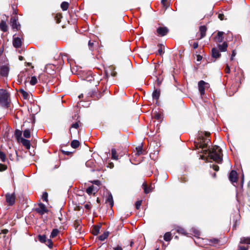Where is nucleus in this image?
Here are the masks:
<instances>
[{
    "label": "nucleus",
    "instance_id": "obj_54",
    "mask_svg": "<svg viewBox=\"0 0 250 250\" xmlns=\"http://www.w3.org/2000/svg\"><path fill=\"white\" fill-rule=\"evenodd\" d=\"M235 55H236V53H235V51L234 50L232 51L231 56L230 58L231 61H232L233 60V58L235 56Z\"/></svg>",
    "mask_w": 250,
    "mask_h": 250
},
{
    "label": "nucleus",
    "instance_id": "obj_11",
    "mask_svg": "<svg viewBox=\"0 0 250 250\" xmlns=\"http://www.w3.org/2000/svg\"><path fill=\"white\" fill-rule=\"evenodd\" d=\"M56 67V65L53 64H48L46 65L45 69L48 73L52 74H53L54 69H55Z\"/></svg>",
    "mask_w": 250,
    "mask_h": 250
},
{
    "label": "nucleus",
    "instance_id": "obj_25",
    "mask_svg": "<svg viewBox=\"0 0 250 250\" xmlns=\"http://www.w3.org/2000/svg\"><path fill=\"white\" fill-rule=\"evenodd\" d=\"M80 146V142L76 140H73L71 143V146L74 148H76Z\"/></svg>",
    "mask_w": 250,
    "mask_h": 250
},
{
    "label": "nucleus",
    "instance_id": "obj_22",
    "mask_svg": "<svg viewBox=\"0 0 250 250\" xmlns=\"http://www.w3.org/2000/svg\"><path fill=\"white\" fill-rule=\"evenodd\" d=\"M22 132L20 130H16L15 132V136L17 139L18 142H20V140H21V139L22 138L21 137Z\"/></svg>",
    "mask_w": 250,
    "mask_h": 250
},
{
    "label": "nucleus",
    "instance_id": "obj_39",
    "mask_svg": "<svg viewBox=\"0 0 250 250\" xmlns=\"http://www.w3.org/2000/svg\"><path fill=\"white\" fill-rule=\"evenodd\" d=\"M0 159L3 162H4L6 160L5 154L3 152L1 151H0Z\"/></svg>",
    "mask_w": 250,
    "mask_h": 250
},
{
    "label": "nucleus",
    "instance_id": "obj_35",
    "mask_svg": "<svg viewBox=\"0 0 250 250\" xmlns=\"http://www.w3.org/2000/svg\"><path fill=\"white\" fill-rule=\"evenodd\" d=\"M37 82H38V80H37V78L35 76H33L31 77L30 81V83L31 85H34L37 83Z\"/></svg>",
    "mask_w": 250,
    "mask_h": 250
},
{
    "label": "nucleus",
    "instance_id": "obj_49",
    "mask_svg": "<svg viewBox=\"0 0 250 250\" xmlns=\"http://www.w3.org/2000/svg\"><path fill=\"white\" fill-rule=\"evenodd\" d=\"M212 168L216 171H218L219 169V167L217 165H212Z\"/></svg>",
    "mask_w": 250,
    "mask_h": 250
},
{
    "label": "nucleus",
    "instance_id": "obj_62",
    "mask_svg": "<svg viewBox=\"0 0 250 250\" xmlns=\"http://www.w3.org/2000/svg\"><path fill=\"white\" fill-rule=\"evenodd\" d=\"M62 152L63 154H66V155H68L70 153V152H69V151H64V150H62Z\"/></svg>",
    "mask_w": 250,
    "mask_h": 250
},
{
    "label": "nucleus",
    "instance_id": "obj_43",
    "mask_svg": "<svg viewBox=\"0 0 250 250\" xmlns=\"http://www.w3.org/2000/svg\"><path fill=\"white\" fill-rule=\"evenodd\" d=\"M218 240L215 238L211 239L209 240V242L211 243L210 244L212 245H215L216 244H217L218 243Z\"/></svg>",
    "mask_w": 250,
    "mask_h": 250
},
{
    "label": "nucleus",
    "instance_id": "obj_26",
    "mask_svg": "<svg viewBox=\"0 0 250 250\" xmlns=\"http://www.w3.org/2000/svg\"><path fill=\"white\" fill-rule=\"evenodd\" d=\"M164 239L166 241H169L171 239V234L170 232H166L164 236Z\"/></svg>",
    "mask_w": 250,
    "mask_h": 250
},
{
    "label": "nucleus",
    "instance_id": "obj_53",
    "mask_svg": "<svg viewBox=\"0 0 250 250\" xmlns=\"http://www.w3.org/2000/svg\"><path fill=\"white\" fill-rule=\"evenodd\" d=\"M218 18L220 20H221V21L223 20L224 19V14H219L218 15Z\"/></svg>",
    "mask_w": 250,
    "mask_h": 250
},
{
    "label": "nucleus",
    "instance_id": "obj_36",
    "mask_svg": "<svg viewBox=\"0 0 250 250\" xmlns=\"http://www.w3.org/2000/svg\"><path fill=\"white\" fill-rule=\"evenodd\" d=\"M62 18V16L61 14H56L54 18L55 21H56V22L57 23H59L61 21V19Z\"/></svg>",
    "mask_w": 250,
    "mask_h": 250
},
{
    "label": "nucleus",
    "instance_id": "obj_10",
    "mask_svg": "<svg viewBox=\"0 0 250 250\" xmlns=\"http://www.w3.org/2000/svg\"><path fill=\"white\" fill-rule=\"evenodd\" d=\"M207 30V28L206 26L203 25L200 26L199 28L200 36V37L197 38V40H201L204 37H205L206 35Z\"/></svg>",
    "mask_w": 250,
    "mask_h": 250
},
{
    "label": "nucleus",
    "instance_id": "obj_15",
    "mask_svg": "<svg viewBox=\"0 0 250 250\" xmlns=\"http://www.w3.org/2000/svg\"><path fill=\"white\" fill-rule=\"evenodd\" d=\"M106 203H108L111 208L113 206L114 202L113 197L111 193H108V195L106 199Z\"/></svg>",
    "mask_w": 250,
    "mask_h": 250
},
{
    "label": "nucleus",
    "instance_id": "obj_21",
    "mask_svg": "<svg viewBox=\"0 0 250 250\" xmlns=\"http://www.w3.org/2000/svg\"><path fill=\"white\" fill-rule=\"evenodd\" d=\"M160 95V91L159 90L156 89L152 93L153 99L157 101Z\"/></svg>",
    "mask_w": 250,
    "mask_h": 250
},
{
    "label": "nucleus",
    "instance_id": "obj_16",
    "mask_svg": "<svg viewBox=\"0 0 250 250\" xmlns=\"http://www.w3.org/2000/svg\"><path fill=\"white\" fill-rule=\"evenodd\" d=\"M221 54L219 50L215 48H213L212 49V56L214 58H218L220 57Z\"/></svg>",
    "mask_w": 250,
    "mask_h": 250
},
{
    "label": "nucleus",
    "instance_id": "obj_29",
    "mask_svg": "<svg viewBox=\"0 0 250 250\" xmlns=\"http://www.w3.org/2000/svg\"><path fill=\"white\" fill-rule=\"evenodd\" d=\"M111 155L112 158L113 159L117 160L118 159V155H117L116 150L115 148H112L111 149Z\"/></svg>",
    "mask_w": 250,
    "mask_h": 250
},
{
    "label": "nucleus",
    "instance_id": "obj_47",
    "mask_svg": "<svg viewBox=\"0 0 250 250\" xmlns=\"http://www.w3.org/2000/svg\"><path fill=\"white\" fill-rule=\"evenodd\" d=\"M225 71L226 73H227V74H229L230 72V67H229V65H228V64H226V67L225 69Z\"/></svg>",
    "mask_w": 250,
    "mask_h": 250
},
{
    "label": "nucleus",
    "instance_id": "obj_44",
    "mask_svg": "<svg viewBox=\"0 0 250 250\" xmlns=\"http://www.w3.org/2000/svg\"><path fill=\"white\" fill-rule=\"evenodd\" d=\"M47 197H48V194L47 192H44L42 196V199L43 201L47 202Z\"/></svg>",
    "mask_w": 250,
    "mask_h": 250
},
{
    "label": "nucleus",
    "instance_id": "obj_37",
    "mask_svg": "<svg viewBox=\"0 0 250 250\" xmlns=\"http://www.w3.org/2000/svg\"><path fill=\"white\" fill-rule=\"evenodd\" d=\"M100 227L99 226H95L93 229V234L95 235H97L100 231Z\"/></svg>",
    "mask_w": 250,
    "mask_h": 250
},
{
    "label": "nucleus",
    "instance_id": "obj_23",
    "mask_svg": "<svg viewBox=\"0 0 250 250\" xmlns=\"http://www.w3.org/2000/svg\"><path fill=\"white\" fill-rule=\"evenodd\" d=\"M228 47V44L226 42H224L222 44L218 46L219 49L221 51H226Z\"/></svg>",
    "mask_w": 250,
    "mask_h": 250
},
{
    "label": "nucleus",
    "instance_id": "obj_8",
    "mask_svg": "<svg viewBox=\"0 0 250 250\" xmlns=\"http://www.w3.org/2000/svg\"><path fill=\"white\" fill-rule=\"evenodd\" d=\"M36 211L41 215L48 212V209L46 208V206L42 203H40L38 205V208H36Z\"/></svg>",
    "mask_w": 250,
    "mask_h": 250
},
{
    "label": "nucleus",
    "instance_id": "obj_31",
    "mask_svg": "<svg viewBox=\"0 0 250 250\" xmlns=\"http://www.w3.org/2000/svg\"><path fill=\"white\" fill-rule=\"evenodd\" d=\"M108 232H105L103 234L101 235L99 237V239L101 241L104 240L108 236Z\"/></svg>",
    "mask_w": 250,
    "mask_h": 250
},
{
    "label": "nucleus",
    "instance_id": "obj_12",
    "mask_svg": "<svg viewBox=\"0 0 250 250\" xmlns=\"http://www.w3.org/2000/svg\"><path fill=\"white\" fill-rule=\"evenodd\" d=\"M13 46L16 48H19L21 45V41L18 37H14L13 41Z\"/></svg>",
    "mask_w": 250,
    "mask_h": 250
},
{
    "label": "nucleus",
    "instance_id": "obj_13",
    "mask_svg": "<svg viewBox=\"0 0 250 250\" xmlns=\"http://www.w3.org/2000/svg\"><path fill=\"white\" fill-rule=\"evenodd\" d=\"M9 72V68L5 65L1 66L0 69V74L1 75L3 76H7Z\"/></svg>",
    "mask_w": 250,
    "mask_h": 250
},
{
    "label": "nucleus",
    "instance_id": "obj_64",
    "mask_svg": "<svg viewBox=\"0 0 250 250\" xmlns=\"http://www.w3.org/2000/svg\"><path fill=\"white\" fill-rule=\"evenodd\" d=\"M85 208H87V209H89L90 208V206H89V205L86 204V205H85Z\"/></svg>",
    "mask_w": 250,
    "mask_h": 250
},
{
    "label": "nucleus",
    "instance_id": "obj_14",
    "mask_svg": "<svg viewBox=\"0 0 250 250\" xmlns=\"http://www.w3.org/2000/svg\"><path fill=\"white\" fill-rule=\"evenodd\" d=\"M224 33L223 32L219 31L217 33V36L215 38L216 42H221L223 41L224 37L223 35Z\"/></svg>",
    "mask_w": 250,
    "mask_h": 250
},
{
    "label": "nucleus",
    "instance_id": "obj_19",
    "mask_svg": "<svg viewBox=\"0 0 250 250\" xmlns=\"http://www.w3.org/2000/svg\"><path fill=\"white\" fill-rule=\"evenodd\" d=\"M80 223L81 221L80 220H76L74 223V227L78 232L81 231L82 228Z\"/></svg>",
    "mask_w": 250,
    "mask_h": 250
},
{
    "label": "nucleus",
    "instance_id": "obj_41",
    "mask_svg": "<svg viewBox=\"0 0 250 250\" xmlns=\"http://www.w3.org/2000/svg\"><path fill=\"white\" fill-rule=\"evenodd\" d=\"M46 244L50 248H52L53 247V243L51 239L46 240Z\"/></svg>",
    "mask_w": 250,
    "mask_h": 250
},
{
    "label": "nucleus",
    "instance_id": "obj_61",
    "mask_svg": "<svg viewBox=\"0 0 250 250\" xmlns=\"http://www.w3.org/2000/svg\"><path fill=\"white\" fill-rule=\"evenodd\" d=\"M114 250H123L122 248L120 246H117V247L115 248Z\"/></svg>",
    "mask_w": 250,
    "mask_h": 250
},
{
    "label": "nucleus",
    "instance_id": "obj_30",
    "mask_svg": "<svg viewBox=\"0 0 250 250\" xmlns=\"http://www.w3.org/2000/svg\"><path fill=\"white\" fill-rule=\"evenodd\" d=\"M20 93L22 95L24 99H27L29 97L28 93L25 91L23 89H21L19 90Z\"/></svg>",
    "mask_w": 250,
    "mask_h": 250
},
{
    "label": "nucleus",
    "instance_id": "obj_5",
    "mask_svg": "<svg viewBox=\"0 0 250 250\" xmlns=\"http://www.w3.org/2000/svg\"><path fill=\"white\" fill-rule=\"evenodd\" d=\"M18 20L17 15L11 17L10 19L11 25L13 29L18 30L20 28V24L17 22Z\"/></svg>",
    "mask_w": 250,
    "mask_h": 250
},
{
    "label": "nucleus",
    "instance_id": "obj_46",
    "mask_svg": "<svg viewBox=\"0 0 250 250\" xmlns=\"http://www.w3.org/2000/svg\"><path fill=\"white\" fill-rule=\"evenodd\" d=\"M136 149L137 151L136 153V155H140L142 153V147L138 146V147H136Z\"/></svg>",
    "mask_w": 250,
    "mask_h": 250
},
{
    "label": "nucleus",
    "instance_id": "obj_9",
    "mask_svg": "<svg viewBox=\"0 0 250 250\" xmlns=\"http://www.w3.org/2000/svg\"><path fill=\"white\" fill-rule=\"evenodd\" d=\"M229 178L231 183H236L238 180L237 172L235 170H231L229 174Z\"/></svg>",
    "mask_w": 250,
    "mask_h": 250
},
{
    "label": "nucleus",
    "instance_id": "obj_6",
    "mask_svg": "<svg viewBox=\"0 0 250 250\" xmlns=\"http://www.w3.org/2000/svg\"><path fill=\"white\" fill-rule=\"evenodd\" d=\"M6 201L9 206H12L15 204L16 196L14 193L10 194L7 193L5 195Z\"/></svg>",
    "mask_w": 250,
    "mask_h": 250
},
{
    "label": "nucleus",
    "instance_id": "obj_17",
    "mask_svg": "<svg viewBox=\"0 0 250 250\" xmlns=\"http://www.w3.org/2000/svg\"><path fill=\"white\" fill-rule=\"evenodd\" d=\"M20 142H21L22 143V144L23 145V146H24L25 147H26V148H27V149L30 148V143L29 141L26 140L25 139H23V138H21V140H20Z\"/></svg>",
    "mask_w": 250,
    "mask_h": 250
},
{
    "label": "nucleus",
    "instance_id": "obj_45",
    "mask_svg": "<svg viewBox=\"0 0 250 250\" xmlns=\"http://www.w3.org/2000/svg\"><path fill=\"white\" fill-rule=\"evenodd\" d=\"M7 167L6 165L0 164V171H2L7 169Z\"/></svg>",
    "mask_w": 250,
    "mask_h": 250
},
{
    "label": "nucleus",
    "instance_id": "obj_60",
    "mask_svg": "<svg viewBox=\"0 0 250 250\" xmlns=\"http://www.w3.org/2000/svg\"><path fill=\"white\" fill-rule=\"evenodd\" d=\"M45 74H40V75L39 76V77H38V78H39V80H40L41 79H42V78H43V77H45Z\"/></svg>",
    "mask_w": 250,
    "mask_h": 250
},
{
    "label": "nucleus",
    "instance_id": "obj_42",
    "mask_svg": "<svg viewBox=\"0 0 250 250\" xmlns=\"http://www.w3.org/2000/svg\"><path fill=\"white\" fill-rule=\"evenodd\" d=\"M142 200L137 201L135 203V207L136 209H139L142 205Z\"/></svg>",
    "mask_w": 250,
    "mask_h": 250
},
{
    "label": "nucleus",
    "instance_id": "obj_20",
    "mask_svg": "<svg viewBox=\"0 0 250 250\" xmlns=\"http://www.w3.org/2000/svg\"><path fill=\"white\" fill-rule=\"evenodd\" d=\"M0 29L3 32H6L7 31L8 27L5 21H1L0 23Z\"/></svg>",
    "mask_w": 250,
    "mask_h": 250
},
{
    "label": "nucleus",
    "instance_id": "obj_48",
    "mask_svg": "<svg viewBox=\"0 0 250 250\" xmlns=\"http://www.w3.org/2000/svg\"><path fill=\"white\" fill-rule=\"evenodd\" d=\"M79 126V122H76L71 125V127L77 129Z\"/></svg>",
    "mask_w": 250,
    "mask_h": 250
},
{
    "label": "nucleus",
    "instance_id": "obj_27",
    "mask_svg": "<svg viewBox=\"0 0 250 250\" xmlns=\"http://www.w3.org/2000/svg\"><path fill=\"white\" fill-rule=\"evenodd\" d=\"M96 42L94 41L90 40L88 42V47L90 50H93L95 48Z\"/></svg>",
    "mask_w": 250,
    "mask_h": 250
},
{
    "label": "nucleus",
    "instance_id": "obj_18",
    "mask_svg": "<svg viewBox=\"0 0 250 250\" xmlns=\"http://www.w3.org/2000/svg\"><path fill=\"white\" fill-rule=\"evenodd\" d=\"M143 188L144 190V192L146 194L149 193V192L152 191V188L151 187H147V185L146 183H144L143 184Z\"/></svg>",
    "mask_w": 250,
    "mask_h": 250
},
{
    "label": "nucleus",
    "instance_id": "obj_33",
    "mask_svg": "<svg viewBox=\"0 0 250 250\" xmlns=\"http://www.w3.org/2000/svg\"><path fill=\"white\" fill-rule=\"evenodd\" d=\"M93 191H94V186H91L89 187L86 190V193L89 195H91L92 193L95 194V193L93 192Z\"/></svg>",
    "mask_w": 250,
    "mask_h": 250
},
{
    "label": "nucleus",
    "instance_id": "obj_52",
    "mask_svg": "<svg viewBox=\"0 0 250 250\" xmlns=\"http://www.w3.org/2000/svg\"><path fill=\"white\" fill-rule=\"evenodd\" d=\"M92 183L97 186H99L101 184L100 181L99 180H94L93 182H92Z\"/></svg>",
    "mask_w": 250,
    "mask_h": 250
},
{
    "label": "nucleus",
    "instance_id": "obj_51",
    "mask_svg": "<svg viewBox=\"0 0 250 250\" xmlns=\"http://www.w3.org/2000/svg\"><path fill=\"white\" fill-rule=\"evenodd\" d=\"M154 118L157 120H160L161 119V115L157 113L155 115Z\"/></svg>",
    "mask_w": 250,
    "mask_h": 250
},
{
    "label": "nucleus",
    "instance_id": "obj_24",
    "mask_svg": "<svg viewBox=\"0 0 250 250\" xmlns=\"http://www.w3.org/2000/svg\"><path fill=\"white\" fill-rule=\"evenodd\" d=\"M240 243L250 244V237H242L240 240Z\"/></svg>",
    "mask_w": 250,
    "mask_h": 250
},
{
    "label": "nucleus",
    "instance_id": "obj_58",
    "mask_svg": "<svg viewBox=\"0 0 250 250\" xmlns=\"http://www.w3.org/2000/svg\"><path fill=\"white\" fill-rule=\"evenodd\" d=\"M158 53H159L160 55H162L164 53V51H163V49L162 48V47L160 48L158 50Z\"/></svg>",
    "mask_w": 250,
    "mask_h": 250
},
{
    "label": "nucleus",
    "instance_id": "obj_3",
    "mask_svg": "<svg viewBox=\"0 0 250 250\" xmlns=\"http://www.w3.org/2000/svg\"><path fill=\"white\" fill-rule=\"evenodd\" d=\"M9 95L8 93L3 89L0 90V104L3 106H7L8 104V98Z\"/></svg>",
    "mask_w": 250,
    "mask_h": 250
},
{
    "label": "nucleus",
    "instance_id": "obj_4",
    "mask_svg": "<svg viewBox=\"0 0 250 250\" xmlns=\"http://www.w3.org/2000/svg\"><path fill=\"white\" fill-rule=\"evenodd\" d=\"M198 90L201 96L205 94V89L209 87V84L205 81L201 80L198 83Z\"/></svg>",
    "mask_w": 250,
    "mask_h": 250
},
{
    "label": "nucleus",
    "instance_id": "obj_28",
    "mask_svg": "<svg viewBox=\"0 0 250 250\" xmlns=\"http://www.w3.org/2000/svg\"><path fill=\"white\" fill-rule=\"evenodd\" d=\"M69 6V3L67 2L63 1L62 3L61 7L63 11L67 10Z\"/></svg>",
    "mask_w": 250,
    "mask_h": 250
},
{
    "label": "nucleus",
    "instance_id": "obj_59",
    "mask_svg": "<svg viewBox=\"0 0 250 250\" xmlns=\"http://www.w3.org/2000/svg\"><path fill=\"white\" fill-rule=\"evenodd\" d=\"M238 250H247V249L243 246H239Z\"/></svg>",
    "mask_w": 250,
    "mask_h": 250
},
{
    "label": "nucleus",
    "instance_id": "obj_34",
    "mask_svg": "<svg viewBox=\"0 0 250 250\" xmlns=\"http://www.w3.org/2000/svg\"><path fill=\"white\" fill-rule=\"evenodd\" d=\"M59 232L57 229H53L51 233L50 237L51 238L55 237L58 234Z\"/></svg>",
    "mask_w": 250,
    "mask_h": 250
},
{
    "label": "nucleus",
    "instance_id": "obj_57",
    "mask_svg": "<svg viewBox=\"0 0 250 250\" xmlns=\"http://www.w3.org/2000/svg\"><path fill=\"white\" fill-rule=\"evenodd\" d=\"M198 47V43L197 42H194L193 44V47L194 49H196Z\"/></svg>",
    "mask_w": 250,
    "mask_h": 250
},
{
    "label": "nucleus",
    "instance_id": "obj_55",
    "mask_svg": "<svg viewBox=\"0 0 250 250\" xmlns=\"http://www.w3.org/2000/svg\"><path fill=\"white\" fill-rule=\"evenodd\" d=\"M202 59V57L200 55H198L197 56V61H198V62H200V61H201Z\"/></svg>",
    "mask_w": 250,
    "mask_h": 250
},
{
    "label": "nucleus",
    "instance_id": "obj_7",
    "mask_svg": "<svg viewBox=\"0 0 250 250\" xmlns=\"http://www.w3.org/2000/svg\"><path fill=\"white\" fill-rule=\"evenodd\" d=\"M169 31L168 29L165 26H160L156 30L158 36L163 37L166 35Z\"/></svg>",
    "mask_w": 250,
    "mask_h": 250
},
{
    "label": "nucleus",
    "instance_id": "obj_56",
    "mask_svg": "<svg viewBox=\"0 0 250 250\" xmlns=\"http://www.w3.org/2000/svg\"><path fill=\"white\" fill-rule=\"evenodd\" d=\"M167 0H161V2L164 6H166Z\"/></svg>",
    "mask_w": 250,
    "mask_h": 250
},
{
    "label": "nucleus",
    "instance_id": "obj_1",
    "mask_svg": "<svg viewBox=\"0 0 250 250\" xmlns=\"http://www.w3.org/2000/svg\"><path fill=\"white\" fill-rule=\"evenodd\" d=\"M203 152L205 154L208 153V157L214 161L218 163L222 162L223 154L222 150L219 146H214L211 149H205L203 150Z\"/></svg>",
    "mask_w": 250,
    "mask_h": 250
},
{
    "label": "nucleus",
    "instance_id": "obj_40",
    "mask_svg": "<svg viewBox=\"0 0 250 250\" xmlns=\"http://www.w3.org/2000/svg\"><path fill=\"white\" fill-rule=\"evenodd\" d=\"M177 232H178L179 233H181L182 234H185V233H186L185 230L183 228H177Z\"/></svg>",
    "mask_w": 250,
    "mask_h": 250
},
{
    "label": "nucleus",
    "instance_id": "obj_63",
    "mask_svg": "<svg viewBox=\"0 0 250 250\" xmlns=\"http://www.w3.org/2000/svg\"><path fill=\"white\" fill-rule=\"evenodd\" d=\"M2 231L3 233L6 234L8 232V231L7 229H5L2 230Z\"/></svg>",
    "mask_w": 250,
    "mask_h": 250
},
{
    "label": "nucleus",
    "instance_id": "obj_38",
    "mask_svg": "<svg viewBox=\"0 0 250 250\" xmlns=\"http://www.w3.org/2000/svg\"><path fill=\"white\" fill-rule=\"evenodd\" d=\"M23 136L26 138H29L30 137V132L29 130L26 129L23 131Z\"/></svg>",
    "mask_w": 250,
    "mask_h": 250
},
{
    "label": "nucleus",
    "instance_id": "obj_50",
    "mask_svg": "<svg viewBox=\"0 0 250 250\" xmlns=\"http://www.w3.org/2000/svg\"><path fill=\"white\" fill-rule=\"evenodd\" d=\"M193 232L194 233L195 236L198 237L200 235V232L198 230H193Z\"/></svg>",
    "mask_w": 250,
    "mask_h": 250
},
{
    "label": "nucleus",
    "instance_id": "obj_2",
    "mask_svg": "<svg viewBox=\"0 0 250 250\" xmlns=\"http://www.w3.org/2000/svg\"><path fill=\"white\" fill-rule=\"evenodd\" d=\"M209 133H206L205 135L199 134L197 139V146L202 149H208V143L210 142V140L208 138L209 136Z\"/></svg>",
    "mask_w": 250,
    "mask_h": 250
},
{
    "label": "nucleus",
    "instance_id": "obj_32",
    "mask_svg": "<svg viewBox=\"0 0 250 250\" xmlns=\"http://www.w3.org/2000/svg\"><path fill=\"white\" fill-rule=\"evenodd\" d=\"M39 240L42 243H45L46 242V237L44 235H40L38 236Z\"/></svg>",
    "mask_w": 250,
    "mask_h": 250
}]
</instances>
